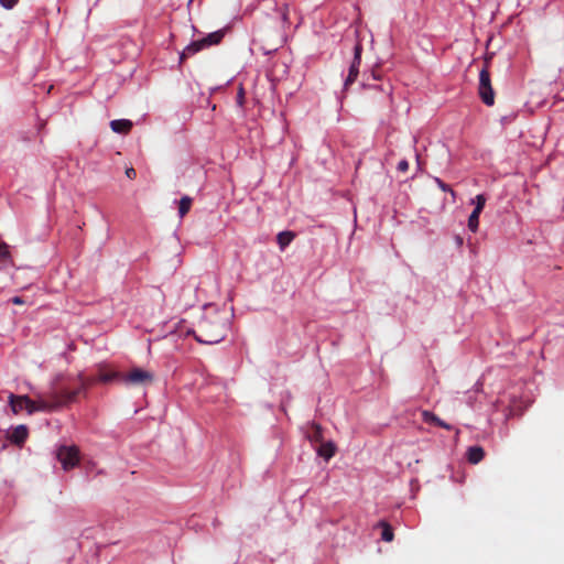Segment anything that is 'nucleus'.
Instances as JSON below:
<instances>
[{
  "instance_id": "1",
  "label": "nucleus",
  "mask_w": 564,
  "mask_h": 564,
  "mask_svg": "<svg viewBox=\"0 0 564 564\" xmlns=\"http://www.w3.org/2000/svg\"><path fill=\"white\" fill-rule=\"evenodd\" d=\"M35 399L29 395H15L10 393L9 404L14 414H18L22 409H25L29 414L34 412H54L61 409V401L52 392V389L36 392Z\"/></svg>"
},
{
  "instance_id": "2",
  "label": "nucleus",
  "mask_w": 564,
  "mask_h": 564,
  "mask_svg": "<svg viewBox=\"0 0 564 564\" xmlns=\"http://www.w3.org/2000/svg\"><path fill=\"white\" fill-rule=\"evenodd\" d=\"M228 332V321L218 313L205 315L193 329L194 338L200 344L213 345L221 341Z\"/></svg>"
},
{
  "instance_id": "3",
  "label": "nucleus",
  "mask_w": 564,
  "mask_h": 564,
  "mask_svg": "<svg viewBox=\"0 0 564 564\" xmlns=\"http://www.w3.org/2000/svg\"><path fill=\"white\" fill-rule=\"evenodd\" d=\"M80 386L76 389H68L66 387L59 386L56 382L51 386L52 392L56 395V399L61 401V408L75 402L77 397L82 393H86V390L94 386L98 381V376L84 378L82 375L78 376Z\"/></svg>"
},
{
  "instance_id": "4",
  "label": "nucleus",
  "mask_w": 564,
  "mask_h": 564,
  "mask_svg": "<svg viewBox=\"0 0 564 564\" xmlns=\"http://www.w3.org/2000/svg\"><path fill=\"white\" fill-rule=\"evenodd\" d=\"M225 33L224 31L219 30L213 33H209L207 36H205L202 40L194 41L189 45H187L184 51L181 54V61L184 58L192 56L199 52L200 50L210 46V45H217L221 42Z\"/></svg>"
},
{
  "instance_id": "5",
  "label": "nucleus",
  "mask_w": 564,
  "mask_h": 564,
  "mask_svg": "<svg viewBox=\"0 0 564 564\" xmlns=\"http://www.w3.org/2000/svg\"><path fill=\"white\" fill-rule=\"evenodd\" d=\"M154 380V375L142 368H132L128 372H122L121 383L129 387H141L151 384Z\"/></svg>"
},
{
  "instance_id": "6",
  "label": "nucleus",
  "mask_w": 564,
  "mask_h": 564,
  "mask_svg": "<svg viewBox=\"0 0 564 564\" xmlns=\"http://www.w3.org/2000/svg\"><path fill=\"white\" fill-rule=\"evenodd\" d=\"M478 94L485 105L492 106L495 104V91L491 85L490 73L487 64L479 73Z\"/></svg>"
},
{
  "instance_id": "7",
  "label": "nucleus",
  "mask_w": 564,
  "mask_h": 564,
  "mask_svg": "<svg viewBox=\"0 0 564 564\" xmlns=\"http://www.w3.org/2000/svg\"><path fill=\"white\" fill-rule=\"evenodd\" d=\"M57 459L61 462L63 469L69 470L79 462V449L76 446L63 445L57 449Z\"/></svg>"
},
{
  "instance_id": "8",
  "label": "nucleus",
  "mask_w": 564,
  "mask_h": 564,
  "mask_svg": "<svg viewBox=\"0 0 564 564\" xmlns=\"http://www.w3.org/2000/svg\"><path fill=\"white\" fill-rule=\"evenodd\" d=\"M361 53H362V45L360 43H357L354 47V59L349 67L348 76L345 80L346 88L349 85H351L352 83H355V80L357 79V76L359 74V66L361 63Z\"/></svg>"
},
{
  "instance_id": "9",
  "label": "nucleus",
  "mask_w": 564,
  "mask_h": 564,
  "mask_svg": "<svg viewBox=\"0 0 564 564\" xmlns=\"http://www.w3.org/2000/svg\"><path fill=\"white\" fill-rule=\"evenodd\" d=\"M122 372L110 370L106 366L98 367V381L102 383H108L112 381L121 382Z\"/></svg>"
},
{
  "instance_id": "10",
  "label": "nucleus",
  "mask_w": 564,
  "mask_h": 564,
  "mask_svg": "<svg viewBox=\"0 0 564 564\" xmlns=\"http://www.w3.org/2000/svg\"><path fill=\"white\" fill-rule=\"evenodd\" d=\"M466 457L470 464L476 465L484 459L485 451L481 446H470L466 452Z\"/></svg>"
},
{
  "instance_id": "11",
  "label": "nucleus",
  "mask_w": 564,
  "mask_h": 564,
  "mask_svg": "<svg viewBox=\"0 0 564 564\" xmlns=\"http://www.w3.org/2000/svg\"><path fill=\"white\" fill-rule=\"evenodd\" d=\"M28 429L25 425H18L13 429V431L10 434V441L17 445H21L25 442L28 437Z\"/></svg>"
},
{
  "instance_id": "12",
  "label": "nucleus",
  "mask_w": 564,
  "mask_h": 564,
  "mask_svg": "<svg viewBox=\"0 0 564 564\" xmlns=\"http://www.w3.org/2000/svg\"><path fill=\"white\" fill-rule=\"evenodd\" d=\"M110 128L116 133H128L132 128V122L128 119H116L110 122Z\"/></svg>"
},
{
  "instance_id": "13",
  "label": "nucleus",
  "mask_w": 564,
  "mask_h": 564,
  "mask_svg": "<svg viewBox=\"0 0 564 564\" xmlns=\"http://www.w3.org/2000/svg\"><path fill=\"white\" fill-rule=\"evenodd\" d=\"M422 419L425 423L437 425L445 430H452V425L447 424L443 420H441L438 416H436L434 413L430 411H423L422 412Z\"/></svg>"
},
{
  "instance_id": "14",
  "label": "nucleus",
  "mask_w": 564,
  "mask_h": 564,
  "mask_svg": "<svg viewBox=\"0 0 564 564\" xmlns=\"http://www.w3.org/2000/svg\"><path fill=\"white\" fill-rule=\"evenodd\" d=\"M306 436L313 443H322V441H323L322 426L316 423H311L310 427L306 431Z\"/></svg>"
},
{
  "instance_id": "15",
  "label": "nucleus",
  "mask_w": 564,
  "mask_h": 564,
  "mask_svg": "<svg viewBox=\"0 0 564 564\" xmlns=\"http://www.w3.org/2000/svg\"><path fill=\"white\" fill-rule=\"evenodd\" d=\"M295 236V232L290 230L279 232L276 236V242L280 250L283 251L294 240Z\"/></svg>"
},
{
  "instance_id": "16",
  "label": "nucleus",
  "mask_w": 564,
  "mask_h": 564,
  "mask_svg": "<svg viewBox=\"0 0 564 564\" xmlns=\"http://www.w3.org/2000/svg\"><path fill=\"white\" fill-rule=\"evenodd\" d=\"M335 452L336 446L332 442L322 443L317 449L318 455L326 460L330 459L335 455Z\"/></svg>"
},
{
  "instance_id": "17",
  "label": "nucleus",
  "mask_w": 564,
  "mask_h": 564,
  "mask_svg": "<svg viewBox=\"0 0 564 564\" xmlns=\"http://www.w3.org/2000/svg\"><path fill=\"white\" fill-rule=\"evenodd\" d=\"M378 527L382 529L381 539L386 542H391L394 538L392 527L384 520L380 521Z\"/></svg>"
},
{
  "instance_id": "18",
  "label": "nucleus",
  "mask_w": 564,
  "mask_h": 564,
  "mask_svg": "<svg viewBox=\"0 0 564 564\" xmlns=\"http://www.w3.org/2000/svg\"><path fill=\"white\" fill-rule=\"evenodd\" d=\"M193 199L189 196H183L178 204V214L183 218L191 209Z\"/></svg>"
},
{
  "instance_id": "19",
  "label": "nucleus",
  "mask_w": 564,
  "mask_h": 564,
  "mask_svg": "<svg viewBox=\"0 0 564 564\" xmlns=\"http://www.w3.org/2000/svg\"><path fill=\"white\" fill-rule=\"evenodd\" d=\"M481 213H476L473 210L468 218V228L470 231L476 232L479 226V216Z\"/></svg>"
},
{
  "instance_id": "20",
  "label": "nucleus",
  "mask_w": 564,
  "mask_h": 564,
  "mask_svg": "<svg viewBox=\"0 0 564 564\" xmlns=\"http://www.w3.org/2000/svg\"><path fill=\"white\" fill-rule=\"evenodd\" d=\"M473 203L476 204L474 210L476 213H481L484 207H485V204H486V197L484 194H478L475 199L473 200Z\"/></svg>"
},
{
  "instance_id": "21",
  "label": "nucleus",
  "mask_w": 564,
  "mask_h": 564,
  "mask_svg": "<svg viewBox=\"0 0 564 564\" xmlns=\"http://www.w3.org/2000/svg\"><path fill=\"white\" fill-rule=\"evenodd\" d=\"M276 10L281 17L283 24H289V6L284 3L281 8H278Z\"/></svg>"
},
{
  "instance_id": "22",
  "label": "nucleus",
  "mask_w": 564,
  "mask_h": 564,
  "mask_svg": "<svg viewBox=\"0 0 564 564\" xmlns=\"http://www.w3.org/2000/svg\"><path fill=\"white\" fill-rule=\"evenodd\" d=\"M9 257V249L4 242H0V261L7 260Z\"/></svg>"
},
{
  "instance_id": "23",
  "label": "nucleus",
  "mask_w": 564,
  "mask_h": 564,
  "mask_svg": "<svg viewBox=\"0 0 564 564\" xmlns=\"http://www.w3.org/2000/svg\"><path fill=\"white\" fill-rule=\"evenodd\" d=\"M435 182L443 192H451L454 195V192L451 189L449 185L444 183L441 178L436 177Z\"/></svg>"
},
{
  "instance_id": "24",
  "label": "nucleus",
  "mask_w": 564,
  "mask_h": 564,
  "mask_svg": "<svg viewBox=\"0 0 564 564\" xmlns=\"http://www.w3.org/2000/svg\"><path fill=\"white\" fill-rule=\"evenodd\" d=\"M397 170L401 173H405L408 170H409V162L408 160H401L399 163H398V166H397Z\"/></svg>"
},
{
  "instance_id": "25",
  "label": "nucleus",
  "mask_w": 564,
  "mask_h": 564,
  "mask_svg": "<svg viewBox=\"0 0 564 564\" xmlns=\"http://www.w3.org/2000/svg\"><path fill=\"white\" fill-rule=\"evenodd\" d=\"M19 0H0V3L6 9H12Z\"/></svg>"
},
{
  "instance_id": "26",
  "label": "nucleus",
  "mask_w": 564,
  "mask_h": 564,
  "mask_svg": "<svg viewBox=\"0 0 564 564\" xmlns=\"http://www.w3.org/2000/svg\"><path fill=\"white\" fill-rule=\"evenodd\" d=\"M126 175H127L128 178L134 180L135 176H137V172H135V170L133 167H129V169L126 170Z\"/></svg>"
},
{
  "instance_id": "27",
  "label": "nucleus",
  "mask_w": 564,
  "mask_h": 564,
  "mask_svg": "<svg viewBox=\"0 0 564 564\" xmlns=\"http://www.w3.org/2000/svg\"><path fill=\"white\" fill-rule=\"evenodd\" d=\"M371 76L376 80H380L381 79V74H380V72L377 68L371 69Z\"/></svg>"
},
{
  "instance_id": "28",
  "label": "nucleus",
  "mask_w": 564,
  "mask_h": 564,
  "mask_svg": "<svg viewBox=\"0 0 564 564\" xmlns=\"http://www.w3.org/2000/svg\"><path fill=\"white\" fill-rule=\"evenodd\" d=\"M11 301H12L13 304H17V305H20V304L24 303L23 299L20 297V296H14Z\"/></svg>"
},
{
  "instance_id": "29",
  "label": "nucleus",
  "mask_w": 564,
  "mask_h": 564,
  "mask_svg": "<svg viewBox=\"0 0 564 564\" xmlns=\"http://www.w3.org/2000/svg\"><path fill=\"white\" fill-rule=\"evenodd\" d=\"M387 94H388V96L390 97V95H391V90H390V88L388 89Z\"/></svg>"
}]
</instances>
